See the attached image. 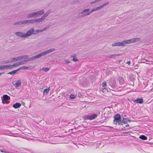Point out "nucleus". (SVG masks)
<instances>
[{"mask_svg":"<svg viewBox=\"0 0 153 153\" xmlns=\"http://www.w3.org/2000/svg\"><path fill=\"white\" fill-rule=\"evenodd\" d=\"M140 41V38H136L129 40H124L122 42H116L112 44L111 46L112 47L115 46H124L125 45V44H129L131 43H133L136 42H138Z\"/></svg>","mask_w":153,"mask_h":153,"instance_id":"1","label":"nucleus"},{"mask_svg":"<svg viewBox=\"0 0 153 153\" xmlns=\"http://www.w3.org/2000/svg\"><path fill=\"white\" fill-rule=\"evenodd\" d=\"M55 51V49L54 48H52L46 50L45 51L42 52L41 53L37 55V57L38 58H39L40 57L44 56L47 54L50 53L54 51Z\"/></svg>","mask_w":153,"mask_h":153,"instance_id":"2","label":"nucleus"},{"mask_svg":"<svg viewBox=\"0 0 153 153\" xmlns=\"http://www.w3.org/2000/svg\"><path fill=\"white\" fill-rule=\"evenodd\" d=\"M98 116L96 114H94L89 115H87L85 117V119L89 120H93L95 119Z\"/></svg>","mask_w":153,"mask_h":153,"instance_id":"3","label":"nucleus"},{"mask_svg":"<svg viewBox=\"0 0 153 153\" xmlns=\"http://www.w3.org/2000/svg\"><path fill=\"white\" fill-rule=\"evenodd\" d=\"M89 9H85L83 10L81 13L82 14L81 17H83L89 15V13L88 12L89 10Z\"/></svg>","mask_w":153,"mask_h":153,"instance_id":"4","label":"nucleus"},{"mask_svg":"<svg viewBox=\"0 0 153 153\" xmlns=\"http://www.w3.org/2000/svg\"><path fill=\"white\" fill-rule=\"evenodd\" d=\"M15 34L17 36L21 38H26L25 33L21 32H18L15 33Z\"/></svg>","mask_w":153,"mask_h":153,"instance_id":"5","label":"nucleus"},{"mask_svg":"<svg viewBox=\"0 0 153 153\" xmlns=\"http://www.w3.org/2000/svg\"><path fill=\"white\" fill-rule=\"evenodd\" d=\"M114 123H115L116 122H118L119 121L121 120V117L120 115L118 114L115 115L114 117Z\"/></svg>","mask_w":153,"mask_h":153,"instance_id":"6","label":"nucleus"},{"mask_svg":"<svg viewBox=\"0 0 153 153\" xmlns=\"http://www.w3.org/2000/svg\"><path fill=\"white\" fill-rule=\"evenodd\" d=\"M34 29L33 28H31L29 30H28L26 33H25V35L26 38L30 36L32 34H33L34 32Z\"/></svg>","mask_w":153,"mask_h":153,"instance_id":"7","label":"nucleus"},{"mask_svg":"<svg viewBox=\"0 0 153 153\" xmlns=\"http://www.w3.org/2000/svg\"><path fill=\"white\" fill-rule=\"evenodd\" d=\"M126 115H124V117H123V119L122 120V122H123V123H124V124H127V125H126V127H128L129 126V125L127 124V122L128 121L129 122L131 121L128 118H126V117H126Z\"/></svg>","mask_w":153,"mask_h":153,"instance_id":"8","label":"nucleus"},{"mask_svg":"<svg viewBox=\"0 0 153 153\" xmlns=\"http://www.w3.org/2000/svg\"><path fill=\"white\" fill-rule=\"evenodd\" d=\"M109 2H107L106 3H105L103 4H102V5L100 6H99L98 7H97L96 8H94L95 11L99 10L100 9H101V8H103V7H104L106 5L108 4H109Z\"/></svg>","mask_w":153,"mask_h":153,"instance_id":"9","label":"nucleus"},{"mask_svg":"<svg viewBox=\"0 0 153 153\" xmlns=\"http://www.w3.org/2000/svg\"><path fill=\"white\" fill-rule=\"evenodd\" d=\"M25 20L22 21H18L13 24V25H22L25 24Z\"/></svg>","mask_w":153,"mask_h":153,"instance_id":"10","label":"nucleus"},{"mask_svg":"<svg viewBox=\"0 0 153 153\" xmlns=\"http://www.w3.org/2000/svg\"><path fill=\"white\" fill-rule=\"evenodd\" d=\"M27 17L28 18L36 17L35 12H33L28 14L27 15Z\"/></svg>","mask_w":153,"mask_h":153,"instance_id":"11","label":"nucleus"},{"mask_svg":"<svg viewBox=\"0 0 153 153\" xmlns=\"http://www.w3.org/2000/svg\"><path fill=\"white\" fill-rule=\"evenodd\" d=\"M1 69L3 70L12 68V67H10V65H1Z\"/></svg>","mask_w":153,"mask_h":153,"instance_id":"12","label":"nucleus"},{"mask_svg":"<svg viewBox=\"0 0 153 153\" xmlns=\"http://www.w3.org/2000/svg\"><path fill=\"white\" fill-rule=\"evenodd\" d=\"M133 101L137 103H139L140 104H142L143 102L142 99L137 98L136 100H133Z\"/></svg>","mask_w":153,"mask_h":153,"instance_id":"13","label":"nucleus"},{"mask_svg":"<svg viewBox=\"0 0 153 153\" xmlns=\"http://www.w3.org/2000/svg\"><path fill=\"white\" fill-rule=\"evenodd\" d=\"M13 84L16 88L19 87L21 85V80H19L15 82V83L14 84Z\"/></svg>","mask_w":153,"mask_h":153,"instance_id":"14","label":"nucleus"},{"mask_svg":"<svg viewBox=\"0 0 153 153\" xmlns=\"http://www.w3.org/2000/svg\"><path fill=\"white\" fill-rule=\"evenodd\" d=\"M36 14V16L42 15L44 13V11L43 10H41L39 11L35 12Z\"/></svg>","mask_w":153,"mask_h":153,"instance_id":"15","label":"nucleus"},{"mask_svg":"<svg viewBox=\"0 0 153 153\" xmlns=\"http://www.w3.org/2000/svg\"><path fill=\"white\" fill-rule=\"evenodd\" d=\"M25 24H33L35 23V19H31L30 20H25Z\"/></svg>","mask_w":153,"mask_h":153,"instance_id":"16","label":"nucleus"},{"mask_svg":"<svg viewBox=\"0 0 153 153\" xmlns=\"http://www.w3.org/2000/svg\"><path fill=\"white\" fill-rule=\"evenodd\" d=\"M21 106V104L19 103L16 102L13 105V107L15 108H19Z\"/></svg>","mask_w":153,"mask_h":153,"instance_id":"17","label":"nucleus"},{"mask_svg":"<svg viewBox=\"0 0 153 153\" xmlns=\"http://www.w3.org/2000/svg\"><path fill=\"white\" fill-rule=\"evenodd\" d=\"M12 62H16L18 61L21 60L20 56H18L17 57L13 58H12Z\"/></svg>","mask_w":153,"mask_h":153,"instance_id":"18","label":"nucleus"},{"mask_svg":"<svg viewBox=\"0 0 153 153\" xmlns=\"http://www.w3.org/2000/svg\"><path fill=\"white\" fill-rule=\"evenodd\" d=\"M3 100L5 101H7L10 99V97L6 94H5L3 96Z\"/></svg>","mask_w":153,"mask_h":153,"instance_id":"19","label":"nucleus"},{"mask_svg":"<svg viewBox=\"0 0 153 153\" xmlns=\"http://www.w3.org/2000/svg\"><path fill=\"white\" fill-rule=\"evenodd\" d=\"M35 23H39L42 22L44 20L43 19V18L41 17V18L38 19H35Z\"/></svg>","mask_w":153,"mask_h":153,"instance_id":"20","label":"nucleus"},{"mask_svg":"<svg viewBox=\"0 0 153 153\" xmlns=\"http://www.w3.org/2000/svg\"><path fill=\"white\" fill-rule=\"evenodd\" d=\"M18 71H19L18 70V69H17L16 70L13 71L11 72H10L8 73L7 74L12 75V74H15L16 73V72Z\"/></svg>","mask_w":153,"mask_h":153,"instance_id":"21","label":"nucleus"},{"mask_svg":"<svg viewBox=\"0 0 153 153\" xmlns=\"http://www.w3.org/2000/svg\"><path fill=\"white\" fill-rule=\"evenodd\" d=\"M21 60L25 59L29 57V56L28 55H26L20 56Z\"/></svg>","mask_w":153,"mask_h":153,"instance_id":"22","label":"nucleus"},{"mask_svg":"<svg viewBox=\"0 0 153 153\" xmlns=\"http://www.w3.org/2000/svg\"><path fill=\"white\" fill-rule=\"evenodd\" d=\"M139 138L143 140H146L147 139V137L144 135H141L139 137Z\"/></svg>","mask_w":153,"mask_h":153,"instance_id":"23","label":"nucleus"},{"mask_svg":"<svg viewBox=\"0 0 153 153\" xmlns=\"http://www.w3.org/2000/svg\"><path fill=\"white\" fill-rule=\"evenodd\" d=\"M71 57H73L72 60L74 62H76V61H78V60L77 59L76 57V56H75V55H74L73 56H71Z\"/></svg>","mask_w":153,"mask_h":153,"instance_id":"24","label":"nucleus"},{"mask_svg":"<svg viewBox=\"0 0 153 153\" xmlns=\"http://www.w3.org/2000/svg\"><path fill=\"white\" fill-rule=\"evenodd\" d=\"M28 67H26V66H23L22 67H20L18 69V71H19V70H21V69H28Z\"/></svg>","mask_w":153,"mask_h":153,"instance_id":"25","label":"nucleus"},{"mask_svg":"<svg viewBox=\"0 0 153 153\" xmlns=\"http://www.w3.org/2000/svg\"><path fill=\"white\" fill-rule=\"evenodd\" d=\"M42 70L44 71L45 72H47L50 70V68H43L42 69Z\"/></svg>","mask_w":153,"mask_h":153,"instance_id":"26","label":"nucleus"},{"mask_svg":"<svg viewBox=\"0 0 153 153\" xmlns=\"http://www.w3.org/2000/svg\"><path fill=\"white\" fill-rule=\"evenodd\" d=\"M117 123H118L119 125H122V123H123V122H122V121H121V120H120L118 122H116L115 123H114V124H117Z\"/></svg>","mask_w":153,"mask_h":153,"instance_id":"27","label":"nucleus"},{"mask_svg":"<svg viewBox=\"0 0 153 153\" xmlns=\"http://www.w3.org/2000/svg\"><path fill=\"white\" fill-rule=\"evenodd\" d=\"M121 55L120 54H114L112 55V58H114L116 56H121Z\"/></svg>","mask_w":153,"mask_h":153,"instance_id":"28","label":"nucleus"},{"mask_svg":"<svg viewBox=\"0 0 153 153\" xmlns=\"http://www.w3.org/2000/svg\"><path fill=\"white\" fill-rule=\"evenodd\" d=\"M21 64L24 65V64H26L27 62V59H25L22 61H21Z\"/></svg>","mask_w":153,"mask_h":153,"instance_id":"29","label":"nucleus"},{"mask_svg":"<svg viewBox=\"0 0 153 153\" xmlns=\"http://www.w3.org/2000/svg\"><path fill=\"white\" fill-rule=\"evenodd\" d=\"M106 86V82L105 81L102 82V86L103 88L105 87Z\"/></svg>","mask_w":153,"mask_h":153,"instance_id":"30","label":"nucleus"},{"mask_svg":"<svg viewBox=\"0 0 153 153\" xmlns=\"http://www.w3.org/2000/svg\"><path fill=\"white\" fill-rule=\"evenodd\" d=\"M31 57L32 59V60H33L34 59H38V58L37 57V55L34 56H33Z\"/></svg>","mask_w":153,"mask_h":153,"instance_id":"31","label":"nucleus"},{"mask_svg":"<svg viewBox=\"0 0 153 153\" xmlns=\"http://www.w3.org/2000/svg\"><path fill=\"white\" fill-rule=\"evenodd\" d=\"M12 60H5L3 62V63H8L12 62Z\"/></svg>","mask_w":153,"mask_h":153,"instance_id":"32","label":"nucleus"},{"mask_svg":"<svg viewBox=\"0 0 153 153\" xmlns=\"http://www.w3.org/2000/svg\"><path fill=\"white\" fill-rule=\"evenodd\" d=\"M48 15H47V14L45 13L44 14L43 16L42 17V18H43V19L44 20L48 16Z\"/></svg>","mask_w":153,"mask_h":153,"instance_id":"33","label":"nucleus"},{"mask_svg":"<svg viewBox=\"0 0 153 153\" xmlns=\"http://www.w3.org/2000/svg\"><path fill=\"white\" fill-rule=\"evenodd\" d=\"M49 88H46L44 90V92L45 93L48 94L49 91Z\"/></svg>","mask_w":153,"mask_h":153,"instance_id":"34","label":"nucleus"},{"mask_svg":"<svg viewBox=\"0 0 153 153\" xmlns=\"http://www.w3.org/2000/svg\"><path fill=\"white\" fill-rule=\"evenodd\" d=\"M41 30H37L36 31H35V33H33V34H36L37 33H38L39 32H42Z\"/></svg>","mask_w":153,"mask_h":153,"instance_id":"35","label":"nucleus"},{"mask_svg":"<svg viewBox=\"0 0 153 153\" xmlns=\"http://www.w3.org/2000/svg\"><path fill=\"white\" fill-rule=\"evenodd\" d=\"M18 66V65L17 62H16V63L13 65H10V67L12 68L13 67H16Z\"/></svg>","mask_w":153,"mask_h":153,"instance_id":"36","label":"nucleus"},{"mask_svg":"<svg viewBox=\"0 0 153 153\" xmlns=\"http://www.w3.org/2000/svg\"><path fill=\"white\" fill-rule=\"evenodd\" d=\"M97 2H98V1L97 0H96L95 1L90 2V3L91 4H93Z\"/></svg>","mask_w":153,"mask_h":153,"instance_id":"37","label":"nucleus"},{"mask_svg":"<svg viewBox=\"0 0 153 153\" xmlns=\"http://www.w3.org/2000/svg\"><path fill=\"white\" fill-rule=\"evenodd\" d=\"M95 11V9L94 8V9H92V10H91V11H90L89 12H88V13H89V15H90L91 13L92 12H94Z\"/></svg>","mask_w":153,"mask_h":153,"instance_id":"38","label":"nucleus"},{"mask_svg":"<svg viewBox=\"0 0 153 153\" xmlns=\"http://www.w3.org/2000/svg\"><path fill=\"white\" fill-rule=\"evenodd\" d=\"M0 151L1 152H2L9 153V152H7V151L6 150H0Z\"/></svg>","mask_w":153,"mask_h":153,"instance_id":"39","label":"nucleus"},{"mask_svg":"<svg viewBox=\"0 0 153 153\" xmlns=\"http://www.w3.org/2000/svg\"><path fill=\"white\" fill-rule=\"evenodd\" d=\"M51 11V9H49L47 11V12L45 13L46 14H47V15H48L49 13H50Z\"/></svg>","mask_w":153,"mask_h":153,"instance_id":"40","label":"nucleus"},{"mask_svg":"<svg viewBox=\"0 0 153 153\" xmlns=\"http://www.w3.org/2000/svg\"><path fill=\"white\" fill-rule=\"evenodd\" d=\"M70 97L71 99H73L75 97V95L73 94L71 95L70 96Z\"/></svg>","mask_w":153,"mask_h":153,"instance_id":"41","label":"nucleus"},{"mask_svg":"<svg viewBox=\"0 0 153 153\" xmlns=\"http://www.w3.org/2000/svg\"><path fill=\"white\" fill-rule=\"evenodd\" d=\"M27 62L29 61H32L31 57H30L29 58H27Z\"/></svg>","mask_w":153,"mask_h":153,"instance_id":"42","label":"nucleus"},{"mask_svg":"<svg viewBox=\"0 0 153 153\" xmlns=\"http://www.w3.org/2000/svg\"><path fill=\"white\" fill-rule=\"evenodd\" d=\"M108 91V90L107 89L105 88H104L103 89V91Z\"/></svg>","mask_w":153,"mask_h":153,"instance_id":"43","label":"nucleus"},{"mask_svg":"<svg viewBox=\"0 0 153 153\" xmlns=\"http://www.w3.org/2000/svg\"><path fill=\"white\" fill-rule=\"evenodd\" d=\"M65 61L66 64H68L70 62V61L68 60H65Z\"/></svg>","mask_w":153,"mask_h":153,"instance_id":"44","label":"nucleus"},{"mask_svg":"<svg viewBox=\"0 0 153 153\" xmlns=\"http://www.w3.org/2000/svg\"><path fill=\"white\" fill-rule=\"evenodd\" d=\"M17 64L18 65V66L19 65H22L21 61L17 62Z\"/></svg>","mask_w":153,"mask_h":153,"instance_id":"45","label":"nucleus"},{"mask_svg":"<svg viewBox=\"0 0 153 153\" xmlns=\"http://www.w3.org/2000/svg\"><path fill=\"white\" fill-rule=\"evenodd\" d=\"M46 29H47V28H45V27L44 28H43V29H42V30H41V32H42L43 31L45 30Z\"/></svg>","mask_w":153,"mask_h":153,"instance_id":"46","label":"nucleus"},{"mask_svg":"<svg viewBox=\"0 0 153 153\" xmlns=\"http://www.w3.org/2000/svg\"><path fill=\"white\" fill-rule=\"evenodd\" d=\"M115 83H114V84L112 85H111L110 84V85L112 87H114V86H115Z\"/></svg>","mask_w":153,"mask_h":153,"instance_id":"47","label":"nucleus"},{"mask_svg":"<svg viewBox=\"0 0 153 153\" xmlns=\"http://www.w3.org/2000/svg\"><path fill=\"white\" fill-rule=\"evenodd\" d=\"M108 57L110 58H112V55H110L108 56Z\"/></svg>","mask_w":153,"mask_h":153,"instance_id":"48","label":"nucleus"},{"mask_svg":"<svg viewBox=\"0 0 153 153\" xmlns=\"http://www.w3.org/2000/svg\"><path fill=\"white\" fill-rule=\"evenodd\" d=\"M127 64H128V65H129L130 64V61H128L127 62Z\"/></svg>","mask_w":153,"mask_h":153,"instance_id":"49","label":"nucleus"},{"mask_svg":"<svg viewBox=\"0 0 153 153\" xmlns=\"http://www.w3.org/2000/svg\"><path fill=\"white\" fill-rule=\"evenodd\" d=\"M3 74H4V72H3V73H0V76Z\"/></svg>","mask_w":153,"mask_h":153,"instance_id":"50","label":"nucleus"},{"mask_svg":"<svg viewBox=\"0 0 153 153\" xmlns=\"http://www.w3.org/2000/svg\"><path fill=\"white\" fill-rule=\"evenodd\" d=\"M1 66H0V70H1Z\"/></svg>","mask_w":153,"mask_h":153,"instance_id":"51","label":"nucleus"}]
</instances>
